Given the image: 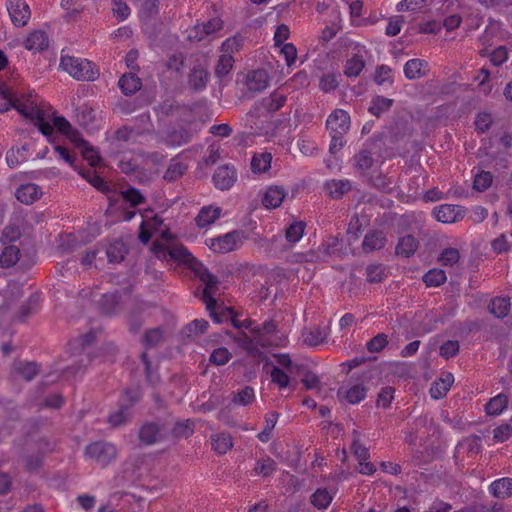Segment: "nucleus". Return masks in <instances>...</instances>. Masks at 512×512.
Returning a JSON list of instances; mask_svg holds the SVG:
<instances>
[{
	"mask_svg": "<svg viewBox=\"0 0 512 512\" xmlns=\"http://www.w3.org/2000/svg\"><path fill=\"white\" fill-rule=\"evenodd\" d=\"M454 383V376L450 372L443 373L431 385L429 393L432 399L444 398Z\"/></svg>",
	"mask_w": 512,
	"mask_h": 512,
	"instance_id": "6ab92c4d",
	"label": "nucleus"
},
{
	"mask_svg": "<svg viewBox=\"0 0 512 512\" xmlns=\"http://www.w3.org/2000/svg\"><path fill=\"white\" fill-rule=\"evenodd\" d=\"M223 27V21L220 18H212L201 25L195 27V35L190 34L189 37L197 38L199 41L204 39V36L211 35Z\"/></svg>",
	"mask_w": 512,
	"mask_h": 512,
	"instance_id": "473e14b6",
	"label": "nucleus"
},
{
	"mask_svg": "<svg viewBox=\"0 0 512 512\" xmlns=\"http://www.w3.org/2000/svg\"><path fill=\"white\" fill-rule=\"evenodd\" d=\"M335 495V490L330 491L325 487L317 488L310 496V502L318 510H325L330 506Z\"/></svg>",
	"mask_w": 512,
	"mask_h": 512,
	"instance_id": "a878e982",
	"label": "nucleus"
},
{
	"mask_svg": "<svg viewBox=\"0 0 512 512\" xmlns=\"http://www.w3.org/2000/svg\"><path fill=\"white\" fill-rule=\"evenodd\" d=\"M38 105L45 109V111H46L45 119L49 123V125L52 127V131L55 128L62 134H67L69 132V130L71 129V125L65 117L53 116L52 124H51L49 121V118H50L51 112H52L51 107L46 104H42V103H38ZM52 134H53V132L49 136H52Z\"/></svg>",
	"mask_w": 512,
	"mask_h": 512,
	"instance_id": "58836bf2",
	"label": "nucleus"
},
{
	"mask_svg": "<svg viewBox=\"0 0 512 512\" xmlns=\"http://www.w3.org/2000/svg\"><path fill=\"white\" fill-rule=\"evenodd\" d=\"M489 312L496 318H504L510 312V299L508 297H495L488 305Z\"/></svg>",
	"mask_w": 512,
	"mask_h": 512,
	"instance_id": "c9c22d12",
	"label": "nucleus"
},
{
	"mask_svg": "<svg viewBox=\"0 0 512 512\" xmlns=\"http://www.w3.org/2000/svg\"><path fill=\"white\" fill-rule=\"evenodd\" d=\"M209 81V73L202 66H196L191 71L188 83L192 90L202 91L206 88Z\"/></svg>",
	"mask_w": 512,
	"mask_h": 512,
	"instance_id": "c756f323",
	"label": "nucleus"
},
{
	"mask_svg": "<svg viewBox=\"0 0 512 512\" xmlns=\"http://www.w3.org/2000/svg\"><path fill=\"white\" fill-rule=\"evenodd\" d=\"M142 218L139 239L142 243L146 244L150 241L153 234L160 230L163 225V218L157 214L149 216L148 213L142 215Z\"/></svg>",
	"mask_w": 512,
	"mask_h": 512,
	"instance_id": "ddd939ff",
	"label": "nucleus"
},
{
	"mask_svg": "<svg viewBox=\"0 0 512 512\" xmlns=\"http://www.w3.org/2000/svg\"><path fill=\"white\" fill-rule=\"evenodd\" d=\"M367 389L363 384H344L339 387L337 395L349 404L355 405L365 399Z\"/></svg>",
	"mask_w": 512,
	"mask_h": 512,
	"instance_id": "dca6fc26",
	"label": "nucleus"
},
{
	"mask_svg": "<svg viewBox=\"0 0 512 512\" xmlns=\"http://www.w3.org/2000/svg\"><path fill=\"white\" fill-rule=\"evenodd\" d=\"M508 405V398L505 394L500 393L495 397L491 398L485 405V412L490 416L500 415Z\"/></svg>",
	"mask_w": 512,
	"mask_h": 512,
	"instance_id": "79ce46f5",
	"label": "nucleus"
},
{
	"mask_svg": "<svg viewBox=\"0 0 512 512\" xmlns=\"http://www.w3.org/2000/svg\"><path fill=\"white\" fill-rule=\"evenodd\" d=\"M244 43V37L240 34H236L228 39H226L222 46L221 52L222 54H230L233 56L235 52H238Z\"/></svg>",
	"mask_w": 512,
	"mask_h": 512,
	"instance_id": "bf43d9fd",
	"label": "nucleus"
},
{
	"mask_svg": "<svg viewBox=\"0 0 512 512\" xmlns=\"http://www.w3.org/2000/svg\"><path fill=\"white\" fill-rule=\"evenodd\" d=\"M459 259L460 253L456 248H446L438 257V261L443 266H453L459 261Z\"/></svg>",
	"mask_w": 512,
	"mask_h": 512,
	"instance_id": "338daca9",
	"label": "nucleus"
},
{
	"mask_svg": "<svg viewBox=\"0 0 512 512\" xmlns=\"http://www.w3.org/2000/svg\"><path fill=\"white\" fill-rule=\"evenodd\" d=\"M306 223L304 221H293L285 230V237L289 243L299 242L305 232Z\"/></svg>",
	"mask_w": 512,
	"mask_h": 512,
	"instance_id": "49530a36",
	"label": "nucleus"
},
{
	"mask_svg": "<svg viewBox=\"0 0 512 512\" xmlns=\"http://www.w3.org/2000/svg\"><path fill=\"white\" fill-rule=\"evenodd\" d=\"M27 148L23 145L21 148H11L6 153V162L9 167L14 168L26 160Z\"/></svg>",
	"mask_w": 512,
	"mask_h": 512,
	"instance_id": "4d7b16f0",
	"label": "nucleus"
},
{
	"mask_svg": "<svg viewBox=\"0 0 512 512\" xmlns=\"http://www.w3.org/2000/svg\"><path fill=\"white\" fill-rule=\"evenodd\" d=\"M386 267L383 264H370L366 268V279L370 283H380L385 277Z\"/></svg>",
	"mask_w": 512,
	"mask_h": 512,
	"instance_id": "13d9d810",
	"label": "nucleus"
},
{
	"mask_svg": "<svg viewBox=\"0 0 512 512\" xmlns=\"http://www.w3.org/2000/svg\"><path fill=\"white\" fill-rule=\"evenodd\" d=\"M286 196L287 191L282 186L271 185L264 190L261 202L266 209H276L280 207Z\"/></svg>",
	"mask_w": 512,
	"mask_h": 512,
	"instance_id": "4468645a",
	"label": "nucleus"
},
{
	"mask_svg": "<svg viewBox=\"0 0 512 512\" xmlns=\"http://www.w3.org/2000/svg\"><path fill=\"white\" fill-rule=\"evenodd\" d=\"M325 192L333 199H340L351 190V182L348 179H332L324 184Z\"/></svg>",
	"mask_w": 512,
	"mask_h": 512,
	"instance_id": "b1692460",
	"label": "nucleus"
},
{
	"mask_svg": "<svg viewBox=\"0 0 512 512\" xmlns=\"http://www.w3.org/2000/svg\"><path fill=\"white\" fill-rule=\"evenodd\" d=\"M60 68L78 81H95L100 74L96 65L88 59L62 55Z\"/></svg>",
	"mask_w": 512,
	"mask_h": 512,
	"instance_id": "20e7f679",
	"label": "nucleus"
},
{
	"mask_svg": "<svg viewBox=\"0 0 512 512\" xmlns=\"http://www.w3.org/2000/svg\"><path fill=\"white\" fill-rule=\"evenodd\" d=\"M163 338V330L160 327L148 329L142 336L141 343L146 350L157 346Z\"/></svg>",
	"mask_w": 512,
	"mask_h": 512,
	"instance_id": "8fccbe9b",
	"label": "nucleus"
},
{
	"mask_svg": "<svg viewBox=\"0 0 512 512\" xmlns=\"http://www.w3.org/2000/svg\"><path fill=\"white\" fill-rule=\"evenodd\" d=\"M139 439L146 445L154 444L160 436V429L156 423L147 422L143 424L139 430Z\"/></svg>",
	"mask_w": 512,
	"mask_h": 512,
	"instance_id": "e433bc0d",
	"label": "nucleus"
},
{
	"mask_svg": "<svg viewBox=\"0 0 512 512\" xmlns=\"http://www.w3.org/2000/svg\"><path fill=\"white\" fill-rule=\"evenodd\" d=\"M20 250L17 246H6L0 255V266L10 268L19 260Z\"/></svg>",
	"mask_w": 512,
	"mask_h": 512,
	"instance_id": "de8ad7c7",
	"label": "nucleus"
},
{
	"mask_svg": "<svg viewBox=\"0 0 512 512\" xmlns=\"http://www.w3.org/2000/svg\"><path fill=\"white\" fill-rule=\"evenodd\" d=\"M374 81L377 85L392 84L393 70L387 65L378 66L375 71Z\"/></svg>",
	"mask_w": 512,
	"mask_h": 512,
	"instance_id": "69168bd1",
	"label": "nucleus"
},
{
	"mask_svg": "<svg viewBox=\"0 0 512 512\" xmlns=\"http://www.w3.org/2000/svg\"><path fill=\"white\" fill-rule=\"evenodd\" d=\"M37 448L39 454L28 456L25 459V468L29 472H35L42 466L44 454L49 453L54 449V443L49 439L42 438L38 441Z\"/></svg>",
	"mask_w": 512,
	"mask_h": 512,
	"instance_id": "2eb2a0df",
	"label": "nucleus"
},
{
	"mask_svg": "<svg viewBox=\"0 0 512 512\" xmlns=\"http://www.w3.org/2000/svg\"><path fill=\"white\" fill-rule=\"evenodd\" d=\"M272 154L269 152L256 153L251 160V170L255 174L267 172L271 167Z\"/></svg>",
	"mask_w": 512,
	"mask_h": 512,
	"instance_id": "ea45409f",
	"label": "nucleus"
},
{
	"mask_svg": "<svg viewBox=\"0 0 512 512\" xmlns=\"http://www.w3.org/2000/svg\"><path fill=\"white\" fill-rule=\"evenodd\" d=\"M118 85L125 95H132L140 90L142 82L136 74L125 73L120 77Z\"/></svg>",
	"mask_w": 512,
	"mask_h": 512,
	"instance_id": "72a5a7b5",
	"label": "nucleus"
},
{
	"mask_svg": "<svg viewBox=\"0 0 512 512\" xmlns=\"http://www.w3.org/2000/svg\"><path fill=\"white\" fill-rule=\"evenodd\" d=\"M211 444L213 450L222 455L226 454L233 447L232 436L227 432H220L211 435Z\"/></svg>",
	"mask_w": 512,
	"mask_h": 512,
	"instance_id": "f704fd0d",
	"label": "nucleus"
},
{
	"mask_svg": "<svg viewBox=\"0 0 512 512\" xmlns=\"http://www.w3.org/2000/svg\"><path fill=\"white\" fill-rule=\"evenodd\" d=\"M116 139L123 142L143 143L142 137L134 127L124 126L115 132Z\"/></svg>",
	"mask_w": 512,
	"mask_h": 512,
	"instance_id": "6e6d98bb",
	"label": "nucleus"
},
{
	"mask_svg": "<svg viewBox=\"0 0 512 512\" xmlns=\"http://www.w3.org/2000/svg\"><path fill=\"white\" fill-rule=\"evenodd\" d=\"M15 196L21 203L30 205L40 199L42 196V190L35 183H26L17 188Z\"/></svg>",
	"mask_w": 512,
	"mask_h": 512,
	"instance_id": "412c9836",
	"label": "nucleus"
},
{
	"mask_svg": "<svg viewBox=\"0 0 512 512\" xmlns=\"http://www.w3.org/2000/svg\"><path fill=\"white\" fill-rule=\"evenodd\" d=\"M365 67V61L362 56L355 54L348 58L344 65V74L347 77L355 78L360 75Z\"/></svg>",
	"mask_w": 512,
	"mask_h": 512,
	"instance_id": "37998d69",
	"label": "nucleus"
},
{
	"mask_svg": "<svg viewBox=\"0 0 512 512\" xmlns=\"http://www.w3.org/2000/svg\"><path fill=\"white\" fill-rule=\"evenodd\" d=\"M122 294L119 291L105 293L100 300V310L103 314L111 316L120 308Z\"/></svg>",
	"mask_w": 512,
	"mask_h": 512,
	"instance_id": "393cba45",
	"label": "nucleus"
},
{
	"mask_svg": "<svg viewBox=\"0 0 512 512\" xmlns=\"http://www.w3.org/2000/svg\"><path fill=\"white\" fill-rule=\"evenodd\" d=\"M222 217V208L216 205L203 206L195 218L196 226L200 229L208 228Z\"/></svg>",
	"mask_w": 512,
	"mask_h": 512,
	"instance_id": "f3484780",
	"label": "nucleus"
},
{
	"mask_svg": "<svg viewBox=\"0 0 512 512\" xmlns=\"http://www.w3.org/2000/svg\"><path fill=\"white\" fill-rule=\"evenodd\" d=\"M81 175L97 190L102 192L109 190L108 183L95 170L88 169L81 173Z\"/></svg>",
	"mask_w": 512,
	"mask_h": 512,
	"instance_id": "680f3d73",
	"label": "nucleus"
},
{
	"mask_svg": "<svg viewBox=\"0 0 512 512\" xmlns=\"http://www.w3.org/2000/svg\"><path fill=\"white\" fill-rule=\"evenodd\" d=\"M492 174L489 171H480L474 177L473 188L479 192H483L492 184Z\"/></svg>",
	"mask_w": 512,
	"mask_h": 512,
	"instance_id": "0e129e2a",
	"label": "nucleus"
},
{
	"mask_svg": "<svg viewBox=\"0 0 512 512\" xmlns=\"http://www.w3.org/2000/svg\"><path fill=\"white\" fill-rule=\"evenodd\" d=\"M248 238L244 230H233L206 240L207 246L215 253L226 254L239 249Z\"/></svg>",
	"mask_w": 512,
	"mask_h": 512,
	"instance_id": "423d86ee",
	"label": "nucleus"
},
{
	"mask_svg": "<svg viewBox=\"0 0 512 512\" xmlns=\"http://www.w3.org/2000/svg\"><path fill=\"white\" fill-rule=\"evenodd\" d=\"M212 180L217 189L229 190L237 180V171L233 165H221L215 170Z\"/></svg>",
	"mask_w": 512,
	"mask_h": 512,
	"instance_id": "9d476101",
	"label": "nucleus"
},
{
	"mask_svg": "<svg viewBox=\"0 0 512 512\" xmlns=\"http://www.w3.org/2000/svg\"><path fill=\"white\" fill-rule=\"evenodd\" d=\"M447 280L444 270L433 268L426 272L423 276V282L427 287H439Z\"/></svg>",
	"mask_w": 512,
	"mask_h": 512,
	"instance_id": "09e8293b",
	"label": "nucleus"
},
{
	"mask_svg": "<svg viewBox=\"0 0 512 512\" xmlns=\"http://www.w3.org/2000/svg\"><path fill=\"white\" fill-rule=\"evenodd\" d=\"M350 449L358 461H366L370 458L369 449L361 443L359 433L357 431L353 432V440Z\"/></svg>",
	"mask_w": 512,
	"mask_h": 512,
	"instance_id": "3c124183",
	"label": "nucleus"
},
{
	"mask_svg": "<svg viewBox=\"0 0 512 512\" xmlns=\"http://www.w3.org/2000/svg\"><path fill=\"white\" fill-rule=\"evenodd\" d=\"M392 104H393L392 99L386 98L384 96H375L371 100L369 112L372 115L379 117L382 113H384L385 111H388L391 108Z\"/></svg>",
	"mask_w": 512,
	"mask_h": 512,
	"instance_id": "603ef678",
	"label": "nucleus"
},
{
	"mask_svg": "<svg viewBox=\"0 0 512 512\" xmlns=\"http://www.w3.org/2000/svg\"><path fill=\"white\" fill-rule=\"evenodd\" d=\"M193 133L186 127L173 129L166 138V145L169 147H180L192 140Z\"/></svg>",
	"mask_w": 512,
	"mask_h": 512,
	"instance_id": "bb28decb",
	"label": "nucleus"
},
{
	"mask_svg": "<svg viewBox=\"0 0 512 512\" xmlns=\"http://www.w3.org/2000/svg\"><path fill=\"white\" fill-rule=\"evenodd\" d=\"M328 335V327H313L304 334V342L309 346H318L327 340Z\"/></svg>",
	"mask_w": 512,
	"mask_h": 512,
	"instance_id": "4c0bfd02",
	"label": "nucleus"
},
{
	"mask_svg": "<svg viewBox=\"0 0 512 512\" xmlns=\"http://www.w3.org/2000/svg\"><path fill=\"white\" fill-rule=\"evenodd\" d=\"M140 398L141 391L139 387H130L124 390L119 398V408L109 414L108 423L113 427H118L125 423L130 416L131 408Z\"/></svg>",
	"mask_w": 512,
	"mask_h": 512,
	"instance_id": "39448f33",
	"label": "nucleus"
},
{
	"mask_svg": "<svg viewBox=\"0 0 512 512\" xmlns=\"http://www.w3.org/2000/svg\"><path fill=\"white\" fill-rule=\"evenodd\" d=\"M269 80V75L265 70H253L247 75L246 86L249 91L261 92L269 86Z\"/></svg>",
	"mask_w": 512,
	"mask_h": 512,
	"instance_id": "4be33fe9",
	"label": "nucleus"
},
{
	"mask_svg": "<svg viewBox=\"0 0 512 512\" xmlns=\"http://www.w3.org/2000/svg\"><path fill=\"white\" fill-rule=\"evenodd\" d=\"M95 339L96 331L90 330L89 332L69 341L68 346L71 351V355L74 357L80 356L81 358L76 361V364L68 366L62 370L65 377L76 378L80 373L81 368L86 366L87 363H90L96 357L91 356L90 353L87 352Z\"/></svg>",
	"mask_w": 512,
	"mask_h": 512,
	"instance_id": "7ed1b4c3",
	"label": "nucleus"
},
{
	"mask_svg": "<svg viewBox=\"0 0 512 512\" xmlns=\"http://www.w3.org/2000/svg\"><path fill=\"white\" fill-rule=\"evenodd\" d=\"M11 108L32 121L43 135L52 133V127L45 119V109L38 105L32 94L20 93L13 85L0 83V113L7 112Z\"/></svg>",
	"mask_w": 512,
	"mask_h": 512,
	"instance_id": "f257e3e1",
	"label": "nucleus"
},
{
	"mask_svg": "<svg viewBox=\"0 0 512 512\" xmlns=\"http://www.w3.org/2000/svg\"><path fill=\"white\" fill-rule=\"evenodd\" d=\"M84 455L86 459L92 460L104 468L115 460L117 448L110 442L95 441L86 446Z\"/></svg>",
	"mask_w": 512,
	"mask_h": 512,
	"instance_id": "6e6552de",
	"label": "nucleus"
},
{
	"mask_svg": "<svg viewBox=\"0 0 512 512\" xmlns=\"http://www.w3.org/2000/svg\"><path fill=\"white\" fill-rule=\"evenodd\" d=\"M21 236L20 219L18 217L11 220V222L5 227L2 233V241L14 242Z\"/></svg>",
	"mask_w": 512,
	"mask_h": 512,
	"instance_id": "864d4df0",
	"label": "nucleus"
},
{
	"mask_svg": "<svg viewBox=\"0 0 512 512\" xmlns=\"http://www.w3.org/2000/svg\"><path fill=\"white\" fill-rule=\"evenodd\" d=\"M232 358V353L226 347L215 348L209 357L210 363L216 366L227 364Z\"/></svg>",
	"mask_w": 512,
	"mask_h": 512,
	"instance_id": "052dcab7",
	"label": "nucleus"
},
{
	"mask_svg": "<svg viewBox=\"0 0 512 512\" xmlns=\"http://www.w3.org/2000/svg\"><path fill=\"white\" fill-rule=\"evenodd\" d=\"M464 208L459 205L443 204L433 209V216L442 223H454L464 217Z\"/></svg>",
	"mask_w": 512,
	"mask_h": 512,
	"instance_id": "f8f14e48",
	"label": "nucleus"
},
{
	"mask_svg": "<svg viewBox=\"0 0 512 512\" xmlns=\"http://www.w3.org/2000/svg\"><path fill=\"white\" fill-rule=\"evenodd\" d=\"M143 140H147L148 137L156 136L154 125L151 121L149 112L141 113L136 118V124L133 126Z\"/></svg>",
	"mask_w": 512,
	"mask_h": 512,
	"instance_id": "2f4dec72",
	"label": "nucleus"
},
{
	"mask_svg": "<svg viewBox=\"0 0 512 512\" xmlns=\"http://www.w3.org/2000/svg\"><path fill=\"white\" fill-rule=\"evenodd\" d=\"M512 435V419L510 423H505L497 426L493 430V439L496 443H503L507 441Z\"/></svg>",
	"mask_w": 512,
	"mask_h": 512,
	"instance_id": "774afa93",
	"label": "nucleus"
},
{
	"mask_svg": "<svg viewBox=\"0 0 512 512\" xmlns=\"http://www.w3.org/2000/svg\"><path fill=\"white\" fill-rule=\"evenodd\" d=\"M350 126V115L343 109H335L326 120V128L329 133L346 134Z\"/></svg>",
	"mask_w": 512,
	"mask_h": 512,
	"instance_id": "9b49d317",
	"label": "nucleus"
},
{
	"mask_svg": "<svg viewBox=\"0 0 512 512\" xmlns=\"http://www.w3.org/2000/svg\"><path fill=\"white\" fill-rule=\"evenodd\" d=\"M187 169L188 164L178 155L170 160L163 177L166 181L172 182L182 177Z\"/></svg>",
	"mask_w": 512,
	"mask_h": 512,
	"instance_id": "c85d7f7f",
	"label": "nucleus"
},
{
	"mask_svg": "<svg viewBox=\"0 0 512 512\" xmlns=\"http://www.w3.org/2000/svg\"><path fill=\"white\" fill-rule=\"evenodd\" d=\"M387 243L386 233L379 229L369 230L363 239L362 250L365 253H371L376 250H381Z\"/></svg>",
	"mask_w": 512,
	"mask_h": 512,
	"instance_id": "a211bd4d",
	"label": "nucleus"
},
{
	"mask_svg": "<svg viewBox=\"0 0 512 512\" xmlns=\"http://www.w3.org/2000/svg\"><path fill=\"white\" fill-rule=\"evenodd\" d=\"M234 57L230 54H221L215 67V74L219 78L227 76L234 66Z\"/></svg>",
	"mask_w": 512,
	"mask_h": 512,
	"instance_id": "5fc2aeb1",
	"label": "nucleus"
},
{
	"mask_svg": "<svg viewBox=\"0 0 512 512\" xmlns=\"http://www.w3.org/2000/svg\"><path fill=\"white\" fill-rule=\"evenodd\" d=\"M161 237L165 242L156 240L153 242L151 252L162 261L176 262L179 264L192 265L196 262L195 257L182 244L172 241V237L168 230L162 231Z\"/></svg>",
	"mask_w": 512,
	"mask_h": 512,
	"instance_id": "f03ea898",
	"label": "nucleus"
},
{
	"mask_svg": "<svg viewBox=\"0 0 512 512\" xmlns=\"http://www.w3.org/2000/svg\"><path fill=\"white\" fill-rule=\"evenodd\" d=\"M13 370L27 381H31L38 373V367L35 362L16 361L13 364Z\"/></svg>",
	"mask_w": 512,
	"mask_h": 512,
	"instance_id": "a18cd8bd",
	"label": "nucleus"
},
{
	"mask_svg": "<svg viewBox=\"0 0 512 512\" xmlns=\"http://www.w3.org/2000/svg\"><path fill=\"white\" fill-rule=\"evenodd\" d=\"M7 11L12 23L17 27L25 26L31 16L29 5L25 0H8Z\"/></svg>",
	"mask_w": 512,
	"mask_h": 512,
	"instance_id": "1a4fd4ad",
	"label": "nucleus"
},
{
	"mask_svg": "<svg viewBox=\"0 0 512 512\" xmlns=\"http://www.w3.org/2000/svg\"><path fill=\"white\" fill-rule=\"evenodd\" d=\"M287 102V96L279 91L272 92L269 96L262 98L258 105L270 112L274 113L280 110Z\"/></svg>",
	"mask_w": 512,
	"mask_h": 512,
	"instance_id": "cd10ccee",
	"label": "nucleus"
},
{
	"mask_svg": "<svg viewBox=\"0 0 512 512\" xmlns=\"http://www.w3.org/2000/svg\"><path fill=\"white\" fill-rule=\"evenodd\" d=\"M426 66L427 62L422 59L414 58L408 60L404 65L405 77L409 80L421 78L424 75L422 69Z\"/></svg>",
	"mask_w": 512,
	"mask_h": 512,
	"instance_id": "a19ab883",
	"label": "nucleus"
},
{
	"mask_svg": "<svg viewBox=\"0 0 512 512\" xmlns=\"http://www.w3.org/2000/svg\"><path fill=\"white\" fill-rule=\"evenodd\" d=\"M256 399L254 388L245 386L244 388L233 393L232 403L236 406H248Z\"/></svg>",
	"mask_w": 512,
	"mask_h": 512,
	"instance_id": "c03bdc74",
	"label": "nucleus"
},
{
	"mask_svg": "<svg viewBox=\"0 0 512 512\" xmlns=\"http://www.w3.org/2000/svg\"><path fill=\"white\" fill-rule=\"evenodd\" d=\"M418 240L413 235H405L398 240L395 252L398 256L409 258L416 252Z\"/></svg>",
	"mask_w": 512,
	"mask_h": 512,
	"instance_id": "7c9ffc66",
	"label": "nucleus"
},
{
	"mask_svg": "<svg viewBox=\"0 0 512 512\" xmlns=\"http://www.w3.org/2000/svg\"><path fill=\"white\" fill-rule=\"evenodd\" d=\"M489 493L498 499L512 496V478L503 477L492 481L488 487Z\"/></svg>",
	"mask_w": 512,
	"mask_h": 512,
	"instance_id": "5701e85b",
	"label": "nucleus"
},
{
	"mask_svg": "<svg viewBox=\"0 0 512 512\" xmlns=\"http://www.w3.org/2000/svg\"><path fill=\"white\" fill-rule=\"evenodd\" d=\"M194 428V422L190 419H187L185 421L177 422L172 429V433L175 437L188 438L193 434Z\"/></svg>",
	"mask_w": 512,
	"mask_h": 512,
	"instance_id": "e2e57ef3",
	"label": "nucleus"
},
{
	"mask_svg": "<svg viewBox=\"0 0 512 512\" xmlns=\"http://www.w3.org/2000/svg\"><path fill=\"white\" fill-rule=\"evenodd\" d=\"M48 46V35L42 30H34L30 32L24 40V47L33 53L42 52L47 49Z\"/></svg>",
	"mask_w": 512,
	"mask_h": 512,
	"instance_id": "aec40b11",
	"label": "nucleus"
},
{
	"mask_svg": "<svg viewBox=\"0 0 512 512\" xmlns=\"http://www.w3.org/2000/svg\"><path fill=\"white\" fill-rule=\"evenodd\" d=\"M197 275L200 281L204 284L202 301L209 311L211 318L216 322L220 323L221 318L216 313V299L214 297L217 291L218 279L213 275L206 267H201L197 271Z\"/></svg>",
	"mask_w": 512,
	"mask_h": 512,
	"instance_id": "0eeeda50",
	"label": "nucleus"
}]
</instances>
